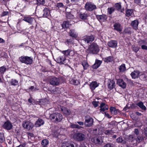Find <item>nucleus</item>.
Instances as JSON below:
<instances>
[{
    "label": "nucleus",
    "mask_w": 147,
    "mask_h": 147,
    "mask_svg": "<svg viewBox=\"0 0 147 147\" xmlns=\"http://www.w3.org/2000/svg\"><path fill=\"white\" fill-rule=\"evenodd\" d=\"M63 118L62 115L58 113H54L51 114L50 116V118L53 121L55 122H59Z\"/></svg>",
    "instance_id": "f257e3e1"
},
{
    "label": "nucleus",
    "mask_w": 147,
    "mask_h": 147,
    "mask_svg": "<svg viewBox=\"0 0 147 147\" xmlns=\"http://www.w3.org/2000/svg\"><path fill=\"white\" fill-rule=\"evenodd\" d=\"M99 50L98 45L96 44H92L88 49V52L93 54H96L98 53Z\"/></svg>",
    "instance_id": "f03ea898"
},
{
    "label": "nucleus",
    "mask_w": 147,
    "mask_h": 147,
    "mask_svg": "<svg viewBox=\"0 0 147 147\" xmlns=\"http://www.w3.org/2000/svg\"><path fill=\"white\" fill-rule=\"evenodd\" d=\"M20 61L22 63L27 65L31 64L33 61V58L28 56H22L19 58Z\"/></svg>",
    "instance_id": "7ed1b4c3"
},
{
    "label": "nucleus",
    "mask_w": 147,
    "mask_h": 147,
    "mask_svg": "<svg viewBox=\"0 0 147 147\" xmlns=\"http://www.w3.org/2000/svg\"><path fill=\"white\" fill-rule=\"evenodd\" d=\"M93 119L88 115L85 117L84 125L86 127H90L92 126L93 123Z\"/></svg>",
    "instance_id": "20e7f679"
},
{
    "label": "nucleus",
    "mask_w": 147,
    "mask_h": 147,
    "mask_svg": "<svg viewBox=\"0 0 147 147\" xmlns=\"http://www.w3.org/2000/svg\"><path fill=\"white\" fill-rule=\"evenodd\" d=\"M73 138L76 141H82L85 139V136L81 133H77L73 135Z\"/></svg>",
    "instance_id": "39448f33"
},
{
    "label": "nucleus",
    "mask_w": 147,
    "mask_h": 147,
    "mask_svg": "<svg viewBox=\"0 0 147 147\" xmlns=\"http://www.w3.org/2000/svg\"><path fill=\"white\" fill-rule=\"evenodd\" d=\"M22 126L24 128L30 130L34 127V124L30 121H25L23 122Z\"/></svg>",
    "instance_id": "423d86ee"
},
{
    "label": "nucleus",
    "mask_w": 147,
    "mask_h": 147,
    "mask_svg": "<svg viewBox=\"0 0 147 147\" xmlns=\"http://www.w3.org/2000/svg\"><path fill=\"white\" fill-rule=\"evenodd\" d=\"M51 84L53 86H57L59 85L60 80L59 78L55 77L51 78L49 79Z\"/></svg>",
    "instance_id": "0eeeda50"
},
{
    "label": "nucleus",
    "mask_w": 147,
    "mask_h": 147,
    "mask_svg": "<svg viewBox=\"0 0 147 147\" xmlns=\"http://www.w3.org/2000/svg\"><path fill=\"white\" fill-rule=\"evenodd\" d=\"M85 7L86 10L89 11H91L96 9V5L90 2L86 3Z\"/></svg>",
    "instance_id": "6e6552de"
},
{
    "label": "nucleus",
    "mask_w": 147,
    "mask_h": 147,
    "mask_svg": "<svg viewBox=\"0 0 147 147\" xmlns=\"http://www.w3.org/2000/svg\"><path fill=\"white\" fill-rule=\"evenodd\" d=\"M115 82L113 80H109L108 82L107 86L110 90L112 89L115 87Z\"/></svg>",
    "instance_id": "1a4fd4ad"
},
{
    "label": "nucleus",
    "mask_w": 147,
    "mask_h": 147,
    "mask_svg": "<svg viewBox=\"0 0 147 147\" xmlns=\"http://www.w3.org/2000/svg\"><path fill=\"white\" fill-rule=\"evenodd\" d=\"M60 52L63 53L65 56L68 55L73 56L74 55V51L69 49L65 51H60Z\"/></svg>",
    "instance_id": "9d476101"
},
{
    "label": "nucleus",
    "mask_w": 147,
    "mask_h": 147,
    "mask_svg": "<svg viewBox=\"0 0 147 147\" xmlns=\"http://www.w3.org/2000/svg\"><path fill=\"white\" fill-rule=\"evenodd\" d=\"M117 84L123 88H126V83L121 79H119L117 80Z\"/></svg>",
    "instance_id": "9b49d317"
},
{
    "label": "nucleus",
    "mask_w": 147,
    "mask_h": 147,
    "mask_svg": "<svg viewBox=\"0 0 147 147\" xmlns=\"http://www.w3.org/2000/svg\"><path fill=\"white\" fill-rule=\"evenodd\" d=\"M94 40V37L93 36H86L84 37L83 40L87 43H91Z\"/></svg>",
    "instance_id": "f8f14e48"
},
{
    "label": "nucleus",
    "mask_w": 147,
    "mask_h": 147,
    "mask_svg": "<svg viewBox=\"0 0 147 147\" xmlns=\"http://www.w3.org/2000/svg\"><path fill=\"white\" fill-rule=\"evenodd\" d=\"M66 59L65 56H59L57 59V62L61 64H64L66 63Z\"/></svg>",
    "instance_id": "ddd939ff"
},
{
    "label": "nucleus",
    "mask_w": 147,
    "mask_h": 147,
    "mask_svg": "<svg viewBox=\"0 0 147 147\" xmlns=\"http://www.w3.org/2000/svg\"><path fill=\"white\" fill-rule=\"evenodd\" d=\"M100 108V112H104V111L106 110H107L108 109L109 107L107 105H106L104 103H102L99 106Z\"/></svg>",
    "instance_id": "4468645a"
},
{
    "label": "nucleus",
    "mask_w": 147,
    "mask_h": 147,
    "mask_svg": "<svg viewBox=\"0 0 147 147\" xmlns=\"http://www.w3.org/2000/svg\"><path fill=\"white\" fill-rule=\"evenodd\" d=\"M140 75V72L138 70H134L131 74V76L134 79L138 78Z\"/></svg>",
    "instance_id": "2eb2a0df"
},
{
    "label": "nucleus",
    "mask_w": 147,
    "mask_h": 147,
    "mask_svg": "<svg viewBox=\"0 0 147 147\" xmlns=\"http://www.w3.org/2000/svg\"><path fill=\"white\" fill-rule=\"evenodd\" d=\"M113 27L115 30L119 32H121L123 28L121 24L119 23H115Z\"/></svg>",
    "instance_id": "dca6fc26"
},
{
    "label": "nucleus",
    "mask_w": 147,
    "mask_h": 147,
    "mask_svg": "<svg viewBox=\"0 0 147 147\" xmlns=\"http://www.w3.org/2000/svg\"><path fill=\"white\" fill-rule=\"evenodd\" d=\"M117 42L115 40H111L107 43L108 45L110 47L115 48L117 46Z\"/></svg>",
    "instance_id": "f3484780"
},
{
    "label": "nucleus",
    "mask_w": 147,
    "mask_h": 147,
    "mask_svg": "<svg viewBox=\"0 0 147 147\" xmlns=\"http://www.w3.org/2000/svg\"><path fill=\"white\" fill-rule=\"evenodd\" d=\"M23 20L30 24H32L34 20V19L33 18L30 16H26L24 18Z\"/></svg>",
    "instance_id": "a211bd4d"
},
{
    "label": "nucleus",
    "mask_w": 147,
    "mask_h": 147,
    "mask_svg": "<svg viewBox=\"0 0 147 147\" xmlns=\"http://www.w3.org/2000/svg\"><path fill=\"white\" fill-rule=\"evenodd\" d=\"M12 127V125L11 123L9 121L5 122L3 125L4 128L7 130L10 129Z\"/></svg>",
    "instance_id": "6ab92c4d"
},
{
    "label": "nucleus",
    "mask_w": 147,
    "mask_h": 147,
    "mask_svg": "<svg viewBox=\"0 0 147 147\" xmlns=\"http://www.w3.org/2000/svg\"><path fill=\"white\" fill-rule=\"evenodd\" d=\"M44 123V121L41 119H38L35 122V125L36 127H39Z\"/></svg>",
    "instance_id": "aec40b11"
},
{
    "label": "nucleus",
    "mask_w": 147,
    "mask_h": 147,
    "mask_svg": "<svg viewBox=\"0 0 147 147\" xmlns=\"http://www.w3.org/2000/svg\"><path fill=\"white\" fill-rule=\"evenodd\" d=\"M60 109L61 111L63 112L64 114L66 116H67L69 115L71 113L70 110H68L63 107L61 106Z\"/></svg>",
    "instance_id": "412c9836"
},
{
    "label": "nucleus",
    "mask_w": 147,
    "mask_h": 147,
    "mask_svg": "<svg viewBox=\"0 0 147 147\" xmlns=\"http://www.w3.org/2000/svg\"><path fill=\"white\" fill-rule=\"evenodd\" d=\"M98 86V84L96 82H92L90 85V88L91 90H93Z\"/></svg>",
    "instance_id": "4be33fe9"
},
{
    "label": "nucleus",
    "mask_w": 147,
    "mask_h": 147,
    "mask_svg": "<svg viewBox=\"0 0 147 147\" xmlns=\"http://www.w3.org/2000/svg\"><path fill=\"white\" fill-rule=\"evenodd\" d=\"M102 63V61L98 60H96L95 63L92 65V67L94 69L97 68Z\"/></svg>",
    "instance_id": "5701e85b"
},
{
    "label": "nucleus",
    "mask_w": 147,
    "mask_h": 147,
    "mask_svg": "<svg viewBox=\"0 0 147 147\" xmlns=\"http://www.w3.org/2000/svg\"><path fill=\"white\" fill-rule=\"evenodd\" d=\"M43 16L44 17H47L50 15V12L48 8H46L43 10Z\"/></svg>",
    "instance_id": "b1692460"
},
{
    "label": "nucleus",
    "mask_w": 147,
    "mask_h": 147,
    "mask_svg": "<svg viewBox=\"0 0 147 147\" xmlns=\"http://www.w3.org/2000/svg\"><path fill=\"white\" fill-rule=\"evenodd\" d=\"M92 141L94 142L95 144H101L102 141V140L99 138H94L92 139Z\"/></svg>",
    "instance_id": "393cba45"
},
{
    "label": "nucleus",
    "mask_w": 147,
    "mask_h": 147,
    "mask_svg": "<svg viewBox=\"0 0 147 147\" xmlns=\"http://www.w3.org/2000/svg\"><path fill=\"white\" fill-rule=\"evenodd\" d=\"M88 17V16L87 13H80L79 14V18L82 20H86Z\"/></svg>",
    "instance_id": "a878e982"
},
{
    "label": "nucleus",
    "mask_w": 147,
    "mask_h": 147,
    "mask_svg": "<svg viewBox=\"0 0 147 147\" xmlns=\"http://www.w3.org/2000/svg\"><path fill=\"white\" fill-rule=\"evenodd\" d=\"M138 21L137 20H135L132 21L131 23V25L136 30L138 29Z\"/></svg>",
    "instance_id": "bb28decb"
},
{
    "label": "nucleus",
    "mask_w": 147,
    "mask_h": 147,
    "mask_svg": "<svg viewBox=\"0 0 147 147\" xmlns=\"http://www.w3.org/2000/svg\"><path fill=\"white\" fill-rule=\"evenodd\" d=\"M69 34L70 36L76 38L78 36L77 34L75 31L73 29H71L70 30Z\"/></svg>",
    "instance_id": "cd10ccee"
},
{
    "label": "nucleus",
    "mask_w": 147,
    "mask_h": 147,
    "mask_svg": "<svg viewBox=\"0 0 147 147\" xmlns=\"http://www.w3.org/2000/svg\"><path fill=\"white\" fill-rule=\"evenodd\" d=\"M110 110L111 113L113 115H115L117 113V110L114 107H111Z\"/></svg>",
    "instance_id": "c85d7f7f"
},
{
    "label": "nucleus",
    "mask_w": 147,
    "mask_h": 147,
    "mask_svg": "<svg viewBox=\"0 0 147 147\" xmlns=\"http://www.w3.org/2000/svg\"><path fill=\"white\" fill-rule=\"evenodd\" d=\"M70 83L71 84H74L75 85H77L80 84V82L78 80L75 79H71L69 81Z\"/></svg>",
    "instance_id": "c756f323"
},
{
    "label": "nucleus",
    "mask_w": 147,
    "mask_h": 147,
    "mask_svg": "<svg viewBox=\"0 0 147 147\" xmlns=\"http://www.w3.org/2000/svg\"><path fill=\"white\" fill-rule=\"evenodd\" d=\"M137 105L143 110L145 111L146 109V107L144 105L143 102H140L137 103Z\"/></svg>",
    "instance_id": "7c9ffc66"
},
{
    "label": "nucleus",
    "mask_w": 147,
    "mask_h": 147,
    "mask_svg": "<svg viewBox=\"0 0 147 147\" xmlns=\"http://www.w3.org/2000/svg\"><path fill=\"white\" fill-rule=\"evenodd\" d=\"M119 69L120 72L122 73L124 72L126 70L125 65L124 64H122L119 66Z\"/></svg>",
    "instance_id": "2f4dec72"
},
{
    "label": "nucleus",
    "mask_w": 147,
    "mask_h": 147,
    "mask_svg": "<svg viewBox=\"0 0 147 147\" xmlns=\"http://www.w3.org/2000/svg\"><path fill=\"white\" fill-rule=\"evenodd\" d=\"M69 24L68 21H65L63 22V24L62 25V26L63 28H65L69 27Z\"/></svg>",
    "instance_id": "473e14b6"
},
{
    "label": "nucleus",
    "mask_w": 147,
    "mask_h": 147,
    "mask_svg": "<svg viewBox=\"0 0 147 147\" xmlns=\"http://www.w3.org/2000/svg\"><path fill=\"white\" fill-rule=\"evenodd\" d=\"M97 18L98 20L101 21H104L107 19L106 16L105 15L99 16Z\"/></svg>",
    "instance_id": "72a5a7b5"
},
{
    "label": "nucleus",
    "mask_w": 147,
    "mask_h": 147,
    "mask_svg": "<svg viewBox=\"0 0 147 147\" xmlns=\"http://www.w3.org/2000/svg\"><path fill=\"white\" fill-rule=\"evenodd\" d=\"M132 13V10L127 9L126 11V15L127 16L129 17L131 15Z\"/></svg>",
    "instance_id": "f704fd0d"
},
{
    "label": "nucleus",
    "mask_w": 147,
    "mask_h": 147,
    "mask_svg": "<svg viewBox=\"0 0 147 147\" xmlns=\"http://www.w3.org/2000/svg\"><path fill=\"white\" fill-rule=\"evenodd\" d=\"M10 82L11 85L13 86L17 85L18 84V81L14 79H11Z\"/></svg>",
    "instance_id": "c9c22d12"
},
{
    "label": "nucleus",
    "mask_w": 147,
    "mask_h": 147,
    "mask_svg": "<svg viewBox=\"0 0 147 147\" xmlns=\"http://www.w3.org/2000/svg\"><path fill=\"white\" fill-rule=\"evenodd\" d=\"M116 141L118 143H121L123 144H125V141L123 140V138L121 137H119L116 140Z\"/></svg>",
    "instance_id": "e433bc0d"
},
{
    "label": "nucleus",
    "mask_w": 147,
    "mask_h": 147,
    "mask_svg": "<svg viewBox=\"0 0 147 147\" xmlns=\"http://www.w3.org/2000/svg\"><path fill=\"white\" fill-rule=\"evenodd\" d=\"M42 144L43 146L42 147H47L46 146L49 144L48 140L46 139H45L42 141Z\"/></svg>",
    "instance_id": "4c0bfd02"
},
{
    "label": "nucleus",
    "mask_w": 147,
    "mask_h": 147,
    "mask_svg": "<svg viewBox=\"0 0 147 147\" xmlns=\"http://www.w3.org/2000/svg\"><path fill=\"white\" fill-rule=\"evenodd\" d=\"M7 67L6 66H3L0 67V73L3 74L6 71Z\"/></svg>",
    "instance_id": "58836bf2"
},
{
    "label": "nucleus",
    "mask_w": 147,
    "mask_h": 147,
    "mask_svg": "<svg viewBox=\"0 0 147 147\" xmlns=\"http://www.w3.org/2000/svg\"><path fill=\"white\" fill-rule=\"evenodd\" d=\"M115 10L114 7H109L107 9L108 12L110 14H111Z\"/></svg>",
    "instance_id": "ea45409f"
},
{
    "label": "nucleus",
    "mask_w": 147,
    "mask_h": 147,
    "mask_svg": "<svg viewBox=\"0 0 147 147\" xmlns=\"http://www.w3.org/2000/svg\"><path fill=\"white\" fill-rule=\"evenodd\" d=\"M112 60V57L111 56H109L105 58L104 60L105 62L108 63L111 61Z\"/></svg>",
    "instance_id": "a19ab883"
},
{
    "label": "nucleus",
    "mask_w": 147,
    "mask_h": 147,
    "mask_svg": "<svg viewBox=\"0 0 147 147\" xmlns=\"http://www.w3.org/2000/svg\"><path fill=\"white\" fill-rule=\"evenodd\" d=\"M5 140V138L3 134L0 133V142H3Z\"/></svg>",
    "instance_id": "79ce46f5"
},
{
    "label": "nucleus",
    "mask_w": 147,
    "mask_h": 147,
    "mask_svg": "<svg viewBox=\"0 0 147 147\" xmlns=\"http://www.w3.org/2000/svg\"><path fill=\"white\" fill-rule=\"evenodd\" d=\"M37 4L38 5H43L45 3V0H36Z\"/></svg>",
    "instance_id": "37998d69"
},
{
    "label": "nucleus",
    "mask_w": 147,
    "mask_h": 147,
    "mask_svg": "<svg viewBox=\"0 0 147 147\" xmlns=\"http://www.w3.org/2000/svg\"><path fill=\"white\" fill-rule=\"evenodd\" d=\"M115 7L118 10L120 9L121 7V3H116L115 5Z\"/></svg>",
    "instance_id": "c03bdc74"
},
{
    "label": "nucleus",
    "mask_w": 147,
    "mask_h": 147,
    "mask_svg": "<svg viewBox=\"0 0 147 147\" xmlns=\"http://www.w3.org/2000/svg\"><path fill=\"white\" fill-rule=\"evenodd\" d=\"M71 127L72 128H80L82 127L78 125L73 124L71 125Z\"/></svg>",
    "instance_id": "a18cd8bd"
},
{
    "label": "nucleus",
    "mask_w": 147,
    "mask_h": 147,
    "mask_svg": "<svg viewBox=\"0 0 147 147\" xmlns=\"http://www.w3.org/2000/svg\"><path fill=\"white\" fill-rule=\"evenodd\" d=\"M82 66L84 69H86L88 67V65L87 63L86 62H83L82 63Z\"/></svg>",
    "instance_id": "49530a36"
},
{
    "label": "nucleus",
    "mask_w": 147,
    "mask_h": 147,
    "mask_svg": "<svg viewBox=\"0 0 147 147\" xmlns=\"http://www.w3.org/2000/svg\"><path fill=\"white\" fill-rule=\"evenodd\" d=\"M112 133H113V132H112L111 130H106L105 132V134H106L107 135H109V134H111Z\"/></svg>",
    "instance_id": "de8ad7c7"
},
{
    "label": "nucleus",
    "mask_w": 147,
    "mask_h": 147,
    "mask_svg": "<svg viewBox=\"0 0 147 147\" xmlns=\"http://www.w3.org/2000/svg\"><path fill=\"white\" fill-rule=\"evenodd\" d=\"M139 47H137L134 46L132 47V49L135 52H137L139 50Z\"/></svg>",
    "instance_id": "09e8293b"
},
{
    "label": "nucleus",
    "mask_w": 147,
    "mask_h": 147,
    "mask_svg": "<svg viewBox=\"0 0 147 147\" xmlns=\"http://www.w3.org/2000/svg\"><path fill=\"white\" fill-rule=\"evenodd\" d=\"M56 6L58 8L63 7V5L62 3H58L56 5Z\"/></svg>",
    "instance_id": "8fccbe9b"
},
{
    "label": "nucleus",
    "mask_w": 147,
    "mask_h": 147,
    "mask_svg": "<svg viewBox=\"0 0 147 147\" xmlns=\"http://www.w3.org/2000/svg\"><path fill=\"white\" fill-rule=\"evenodd\" d=\"M92 104L95 107H96L98 106V102L96 101H93L92 102Z\"/></svg>",
    "instance_id": "3c124183"
},
{
    "label": "nucleus",
    "mask_w": 147,
    "mask_h": 147,
    "mask_svg": "<svg viewBox=\"0 0 147 147\" xmlns=\"http://www.w3.org/2000/svg\"><path fill=\"white\" fill-rule=\"evenodd\" d=\"M66 147H74V145L72 144H70L66 145Z\"/></svg>",
    "instance_id": "603ef678"
},
{
    "label": "nucleus",
    "mask_w": 147,
    "mask_h": 147,
    "mask_svg": "<svg viewBox=\"0 0 147 147\" xmlns=\"http://www.w3.org/2000/svg\"><path fill=\"white\" fill-rule=\"evenodd\" d=\"M105 115L109 118H110L111 117L106 112L105 113Z\"/></svg>",
    "instance_id": "864d4df0"
},
{
    "label": "nucleus",
    "mask_w": 147,
    "mask_h": 147,
    "mask_svg": "<svg viewBox=\"0 0 147 147\" xmlns=\"http://www.w3.org/2000/svg\"><path fill=\"white\" fill-rule=\"evenodd\" d=\"M141 48L142 49L147 50V46L145 45H142L141 46Z\"/></svg>",
    "instance_id": "5fc2aeb1"
},
{
    "label": "nucleus",
    "mask_w": 147,
    "mask_h": 147,
    "mask_svg": "<svg viewBox=\"0 0 147 147\" xmlns=\"http://www.w3.org/2000/svg\"><path fill=\"white\" fill-rule=\"evenodd\" d=\"M103 147H112V146L111 144H108L105 145Z\"/></svg>",
    "instance_id": "6e6d98bb"
},
{
    "label": "nucleus",
    "mask_w": 147,
    "mask_h": 147,
    "mask_svg": "<svg viewBox=\"0 0 147 147\" xmlns=\"http://www.w3.org/2000/svg\"><path fill=\"white\" fill-rule=\"evenodd\" d=\"M134 132L136 135H138L139 134V131L138 129H135L134 130Z\"/></svg>",
    "instance_id": "4d7b16f0"
},
{
    "label": "nucleus",
    "mask_w": 147,
    "mask_h": 147,
    "mask_svg": "<svg viewBox=\"0 0 147 147\" xmlns=\"http://www.w3.org/2000/svg\"><path fill=\"white\" fill-rule=\"evenodd\" d=\"M141 140V137H140L138 136L137 137L136 141H137V142H138L139 143L140 142V140Z\"/></svg>",
    "instance_id": "13d9d810"
},
{
    "label": "nucleus",
    "mask_w": 147,
    "mask_h": 147,
    "mask_svg": "<svg viewBox=\"0 0 147 147\" xmlns=\"http://www.w3.org/2000/svg\"><path fill=\"white\" fill-rule=\"evenodd\" d=\"M77 123L79 124L80 125H84V123L82 122L81 121H78L77 122Z\"/></svg>",
    "instance_id": "bf43d9fd"
},
{
    "label": "nucleus",
    "mask_w": 147,
    "mask_h": 147,
    "mask_svg": "<svg viewBox=\"0 0 147 147\" xmlns=\"http://www.w3.org/2000/svg\"><path fill=\"white\" fill-rule=\"evenodd\" d=\"M34 136V135L33 134L29 133L28 134V137L29 138V137H33Z\"/></svg>",
    "instance_id": "052dcab7"
},
{
    "label": "nucleus",
    "mask_w": 147,
    "mask_h": 147,
    "mask_svg": "<svg viewBox=\"0 0 147 147\" xmlns=\"http://www.w3.org/2000/svg\"><path fill=\"white\" fill-rule=\"evenodd\" d=\"M8 12L7 11H4L2 13V15L3 16H4L5 15H6L8 14Z\"/></svg>",
    "instance_id": "680f3d73"
},
{
    "label": "nucleus",
    "mask_w": 147,
    "mask_h": 147,
    "mask_svg": "<svg viewBox=\"0 0 147 147\" xmlns=\"http://www.w3.org/2000/svg\"><path fill=\"white\" fill-rule=\"evenodd\" d=\"M5 42V41L2 38H0V43H4Z\"/></svg>",
    "instance_id": "e2e57ef3"
},
{
    "label": "nucleus",
    "mask_w": 147,
    "mask_h": 147,
    "mask_svg": "<svg viewBox=\"0 0 147 147\" xmlns=\"http://www.w3.org/2000/svg\"><path fill=\"white\" fill-rule=\"evenodd\" d=\"M136 114L138 116H141L142 115L141 113H139V112H136Z\"/></svg>",
    "instance_id": "0e129e2a"
},
{
    "label": "nucleus",
    "mask_w": 147,
    "mask_h": 147,
    "mask_svg": "<svg viewBox=\"0 0 147 147\" xmlns=\"http://www.w3.org/2000/svg\"><path fill=\"white\" fill-rule=\"evenodd\" d=\"M79 0H71V1L72 2L76 3Z\"/></svg>",
    "instance_id": "69168bd1"
},
{
    "label": "nucleus",
    "mask_w": 147,
    "mask_h": 147,
    "mask_svg": "<svg viewBox=\"0 0 147 147\" xmlns=\"http://www.w3.org/2000/svg\"><path fill=\"white\" fill-rule=\"evenodd\" d=\"M144 134H145V135L147 136V128H146L145 129V131L144 132Z\"/></svg>",
    "instance_id": "338daca9"
},
{
    "label": "nucleus",
    "mask_w": 147,
    "mask_h": 147,
    "mask_svg": "<svg viewBox=\"0 0 147 147\" xmlns=\"http://www.w3.org/2000/svg\"><path fill=\"white\" fill-rule=\"evenodd\" d=\"M5 96V95L3 93H0V97H3Z\"/></svg>",
    "instance_id": "774afa93"
}]
</instances>
